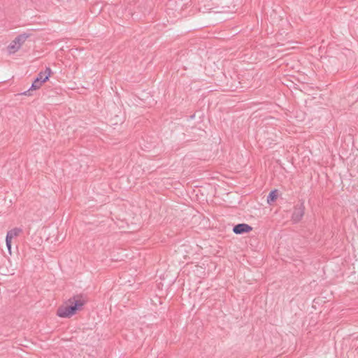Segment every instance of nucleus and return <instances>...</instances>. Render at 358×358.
Masks as SVG:
<instances>
[{
  "instance_id": "obj_3",
  "label": "nucleus",
  "mask_w": 358,
  "mask_h": 358,
  "mask_svg": "<svg viewBox=\"0 0 358 358\" xmlns=\"http://www.w3.org/2000/svg\"><path fill=\"white\" fill-rule=\"evenodd\" d=\"M304 210L305 207L303 204L297 206L294 208L292 215V220L293 222H298L301 220L304 215Z\"/></svg>"
},
{
  "instance_id": "obj_8",
  "label": "nucleus",
  "mask_w": 358,
  "mask_h": 358,
  "mask_svg": "<svg viewBox=\"0 0 358 358\" xmlns=\"http://www.w3.org/2000/svg\"><path fill=\"white\" fill-rule=\"evenodd\" d=\"M277 190L276 189H274V190H272L268 197H267V202L268 203L271 204V203H273V201H275V199H277Z\"/></svg>"
},
{
  "instance_id": "obj_5",
  "label": "nucleus",
  "mask_w": 358,
  "mask_h": 358,
  "mask_svg": "<svg viewBox=\"0 0 358 358\" xmlns=\"http://www.w3.org/2000/svg\"><path fill=\"white\" fill-rule=\"evenodd\" d=\"M50 74H51L50 68L46 67L45 71L40 72L38 74L36 78L38 80H41L42 83H45V81H47L49 79Z\"/></svg>"
},
{
  "instance_id": "obj_6",
  "label": "nucleus",
  "mask_w": 358,
  "mask_h": 358,
  "mask_svg": "<svg viewBox=\"0 0 358 358\" xmlns=\"http://www.w3.org/2000/svg\"><path fill=\"white\" fill-rule=\"evenodd\" d=\"M43 83H42L41 80H38L36 78V79L32 83V85L30 87V88L27 91H25L24 92H23L22 94H24V95H29V92L30 90H36L39 89L41 87Z\"/></svg>"
},
{
  "instance_id": "obj_10",
  "label": "nucleus",
  "mask_w": 358,
  "mask_h": 358,
  "mask_svg": "<svg viewBox=\"0 0 358 358\" xmlns=\"http://www.w3.org/2000/svg\"><path fill=\"white\" fill-rule=\"evenodd\" d=\"M357 213H358V208H357Z\"/></svg>"
},
{
  "instance_id": "obj_9",
  "label": "nucleus",
  "mask_w": 358,
  "mask_h": 358,
  "mask_svg": "<svg viewBox=\"0 0 358 358\" xmlns=\"http://www.w3.org/2000/svg\"><path fill=\"white\" fill-rule=\"evenodd\" d=\"M11 241L12 239L6 237V244L10 254H11Z\"/></svg>"
},
{
  "instance_id": "obj_4",
  "label": "nucleus",
  "mask_w": 358,
  "mask_h": 358,
  "mask_svg": "<svg viewBox=\"0 0 358 358\" xmlns=\"http://www.w3.org/2000/svg\"><path fill=\"white\" fill-rule=\"evenodd\" d=\"M252 228L248 224L242 223L235 225L233 228V232L236 234H242L252 231Z\"/></svg>"
},
{
  "instance_id": "obj_2",
  "label": "nucleus",
  "mask_w": 358,
  "mask_h": 358,
  "mask_svg": "<svg viewBox=\"0 0 358 358\" xmlns=\"http://www.w3.org/2000/svg\"><path fill=\"white\" fill-rule=\"evenodd\" d=\"M29 37V35L26 34L18 35L8 46V53L11 55L18 51Z\"/></svg>"
},
{
  "instance_id": "obj_7",
  "label": "nucleus",
  "mask_w": 358,
  "mask_h": 358,
  "mask_svg": "<svg viewBox=\"0 0 358 358\" xmlns=\"http://www.w3.org/2000/svg\"><path fill=\"white\" fill-rule=\"evenodd\" d=\"M22 232V229L21 228L15 227L7 232L6 237L10 239H13L17 237Z\"/></svg>"
},
{
  "instance_id": "obj_1",
  "label": "nucleus",
  "mask_w": 358,
  "mask_h": 358,
  "mask_svg": "<svg viewBox=\"0 0 358 358\" xmlns=\"http://www.w3.org/2000/svg\"><path fill=\"white\" fill-rule=\"evenodd\" d=\"M84 304V300L80 296H74L70 298L64 305L58 308L57 315L59 317H70L76 313V310L80 309Z\"/></svg>"
}]
</instances>
